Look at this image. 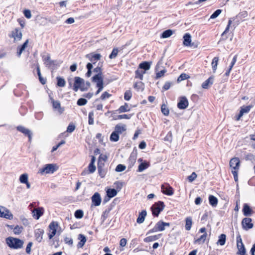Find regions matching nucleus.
<instances>
[{
  "mask_svg": "<svg viewBox=\"0 0 255 255\" xmlns=\"http://www.w3.org/2000/svg\"><path fill=\"white\" fill-rule=\"evenodd\" d=\"M29 40L27 39L21 45L18 46L17 48V55L20 57L22 52L25 50V48L27 46Z\"/></svg>",
  "mask_w": 255,
  "mask_h": 255,
  "instance_id": "20",
  "label": "nucleus"
},
{
  "mask_svg": "<svg viewBox=\"0 0 255 255\" xmlns=\"http://www.w3.org/2000/svg\"><path fill=\"white\" fill-rule=\"evenodd\" d=\"M16 129L19 132H21V133H23L25 136H27L28 137L29 141H31L32 138V133L30 130L21 126L17 127Z\"/></svg>",
  "mask_w": 255,
  "mask_h": 255,
  "instance_id": "10",
  "label": "nucleus"
},
{
  "mask_svg": "<svg viewBox=\"0 0 255 255\" xmlns=\"http://www.w3.org/2000/svg\"><path fill=\"white\" fill-rule=\"evenodd\" d=\"M131 117H132V115L131 114H128V115H127V114L119 115L117 116V117L116 118H115V120H117V119L121 120V119H130Z\"/></svg>",
  "mask_w": 255,
  "mask_h": 255,
  "instance_id": "53",
  "label": "nucleus"
},
{
  "mask_svg": "<svg viewBox=\"0 0 255 255\" xmlns=\"http://www.w3.org/2000/svg\"><path fill=\"white\" fill-rule=\"evenodd\" d=\"M173 32L174 31L171 29L166 30L161 33L160 37L162 38H168L173 34Z\"/></svg>",
  "mask_w": 255,
  "mask_h": 255,
  "instance_id": "34",
  "label": "nucleus"
},
{
  "mask_svg": "<svg viewBox=\"0 0 255 255\" xmlns=\"http://www.w3.org/2000/svg\"><path fill=\"white\" fill-rule=\"evenodd\" d=\"M43 59L47 67H50L52 65H55L56 64L55 61L50 59V55H48L47 56L43 57Z\"/></svg>",
  "mask_w": 255,
  "mask_h": 255,
  "instance_id": "23",
  "label": "nucleus"
},
{
  "mask_svg": "<svg viewBox=\"0 0 255 255\" xmlns=\"http://www.w3.org/2000/svg\"><path fill=\"white\" fill-rule=\"evenodd\" d=\"M237 248L238 249V251L237 252L238 255H246V250L245 249V246L243 243L242 244H238Z\"/></svg>",
  "mask_w": 255,
  "mask_h": 255,
  "instance_id": "29",
  "label": "nucleus"
},
{
  "mask_svg": "<svg viewBox=\"0 0 255 255\" xmlns=\"http://www.w3.org/2000/svg\"><path fill=\"white\" fill-rule=\"evenodd\" d=\"M226 241V235L224 234H222L219 236L218 240L217 242V245L224 246Z\"/></svg>",
  "mask_w": 255,
  "mask_h": 255,
  "instance_id": "31",
  "label": "nucleus"
},
{
  "mask_svg": "<svg viewBox=\"0 0 255 255\" xmlns=\"http://www.w3.org/2000/svg\"><path fill=\"white\" fill-rule=\"evenodd\" d=\"M19 181L23 184L27 182L28 174L26 173L21 174L19 177Z\"/></svg>",
  "mask_w": 255,
  "mask_h": 255,
  "instance_id": "49",
  "label": "nucleus"
},
{
  "mask_svg": "<svg viewBox=\"0 0 255 255\" xmlns=\"http://www.w3.org/2000/svg\"><path fill=\"white\" fill-rule=\"evenodd\" d=\"M133 87L138 91L139 90L143 91L144 90V84L142 82H136L134 83Z\"/></svg>",
  "mask_w": 255,
  "mask_h": 255,
  "instance_id": "48",
  "label": "nucleus"
},
{
  "mask_svg": "<svg viewBox=\"0 0 255 255\" xmlns=\"http://www.w3.org/2000/svg\"><path fill=\"white\" fill-rule=\"evenodd\" d=\"M218 61L219 58L217 57H215L212 60V66L214 72H215L217 69Z\"/></svg>",
  "mask_w": 255,
  "mask_h": 255,
  "instance_id": "47",
  "label": "nucleus"
},
{
  "mask_svg": "<svg viewBox=\"0 0 255 255\" xmlns=\"http://www.w3.org/2000/svg\"><path fill=\"white\" fill-rule=\"evenodd\" d=\"M93 72L96 74L92 78V82L103 81L102 70L100 67L97 66L94 68Z\"/></svg>",
  "mask_w": 255,
  "mask_h": 255,
  "instance_id": "5",
  "label": "nucleus"
},
{
  "mask_svg": "<svg viewBox=\"0 0 255 255\" xmlns=\"http://www.w3.org/2000/svg\"><path fill=\"white\" fill-rule=\"evenodd\" d=\"M213 83L214 77L213 76H211L202 84V87L203 89H208L212 85H213Z\"/></svg>",
  "mask_w": 255,
  "mask_h": 255,
  "instance_id": "19",
  "label": "nucleus"
},
{
  "mask_svg": "<svg viewBox=\"0 0 255 255\" xmlns=\"http://www.w3.org/2000/svg\"><path fill=\"white\" fill-rule=\"evenodd\" d=\"M149 166V164L146 161L141 162L138 166V171L142 172Z\"/></svg>",
  "mask_w": 255,
  "mask_h": 255,
  "instance_id": "37",
  "label": "nucleus"
},
{
  "mask_svg": "<svg viewBox=\"0 0 255 255\" xmlns=\"http://www.w3.org/2000/svg\"><path fill=\"white\" fill-rule=\"evenodd\" d=\"M137 157L136 150L134 151L133 150L130 155V156L128 159L130 166H132L135 163Z\"/></svg>",
  "mask_w": 255,
  "mask_h": 255,
  "instance_id": "21",
  "label": "nucleus"
},
{
  "mask_svg": "<svg viewBox=\"0 0 255 255\" xmlns=\"http://www.w3.org/2000/svg\"><path fill=\"white\" fill-rule=\"evenodd\" d=\"M150 68V63L147 61L141 62L139 65V68L143 69L144 71L148 70Z\"/></svg>",
  "mask_w": 255,
  "mask_h": 255,
  "instance_id": "32",
  "label": "nucleus"
},
{
  "mask_svg": "<svg viewBox=\"0 0 255 255\" xmlns=\"http://www.w3.org/2000/svg\"><path fill=\"white\" fill-rule=\"evenodd\" d=\"M161 191L165 195L171 196L174 193L173 188L167 183H165L161 185Z\"/></svg>",
  "mask_w": 255,
  "mask_h": 255,
  "instance_id": "9",
  "label": "nucleus"
},
{
  "mask_svg": "<svg viewBox=\"0 0 255 255\" xmlns=\"http://www.w3.org/2000/svg\"><path fill=\"white\" fill-rule=\"evenodd\" d=\"M78 239L80 240V242L77 244V248H82L86 242V237L83 234H79Z\"/></svg>",
  "mask_w": 255,
  "mask_h": 255,
  "instance_id": "24",
  "label": "nucleus"
},
{
  "mask_svg": "<svg viewBox=\"0 0 255 255\" xmlns=\"http://www.w3.org/2000/svg\"><path fill=\"white\" fill-rule=\"evenodd\" d=\"M183 44L185 46H193L194 43H191V36L190 33H186L183 36Z\"/></svg>",
  "mask_w": 255,
  "mask_h": 255,
  "instance_id": "14",
  "label": "nucleus"
},
{
  "mask_svg": "<svg viewBox=\"0 0 255 255\" xmlns=\"http://www.w3.org/2000/svg\"><path fill=\"white\" fill-rule=\"evenodd\" d=\"M252 219L250 218H244L242 221V226L244 230L248 231L252 229L254 227V224L252 223Z\"/></svg>",
  "mask_w": 255,
  "mask_h": 255,
  "instance_id": "6",
  "label": "nucleus"
},
{
  "mask_svg": "<svg viewBox=\"0 0 255 255\" xmlns=\"http://www.w3.org/2000/svg\"><path fill=\"white\" fill-rule=\"evenodd\" d=\"M132 97V93L130 90H127L124 94V99L126 101H129Z\"/></svg>",
  "mask_w": 255,
  "mask_h": 255,
  "instance_id": "57",
  "label": "nucleus"
},
{
  "mask_svg": "<svg viewBox=\"0 0 255 255\" xmlns=\"http://www.w3.org/2000/svg\"><path fill=\"white\" fill-rule=\"evenodd\" d=\"M53 108L55 109H57L60 114H62L64 109L61 107L60 103L58 101H54V99H51Z\"/></svg>",
  "mask_w": 255,
  "mask_h": 255,
  "instance_id": "25",
  "label": "nucleus"
},
{
  "mask_svg": "<svg viewBox=\"0 0 255 255\" xmlns=\"http://www.w3.org/2000/svg\"><path fill=\"white\" fill-rule=\"evenodd\" d=\"M93 65L91 63H88L86 65V68L87 69V72L86 73V76L87 77H90L92 75V70L93 69Z\"/></svg>",
  "mask_w": 255,
  "mask_h": 255,
  "instance_id": "42",
  "label": "nucleus"
},
{
  "mask_svg": "<svg viewBox=\"0 0 255 255\" xmlns=\"http://www.w3.org/2000/svg\"><path fill=\"white\" fill-rule=\"evenodd\" d=\"M110 139L111 141H118L119 140V134L116 130H114L112 132Z\"/></svg>",
  "mask_w": 255,
  "mask_h": 255,
  "instance_id": "36",
  "label": "nucleus"
},
{
  "mask_svg": "<svg viewBox=\"0 0 255 255\" xmlns=\"http://www.w3.org/2000/svg\"><path fill=\"white\" fill-rule=\"evenodd\" d=\"M44 234V230L43 229H38L35 232V237L36 241L38 242H41L43 239V235Z\"/></svg>",
  "mask_w": 255,
  "mask_h": 255,
  "instance_id": "22",
  "label": "nucleus"
},
{
  "mask_svg": "<svg viewBox=\"0 0 255 255\" xmlns=\"http://www.w3.org/2000/svg\"><path fill=\"white\" fill-rule=\"evenodd\" d=\"M129 111L130 109L128 108V104L127 103H125L124 105L121 106L118 110V111L119 112V113L129 112Z\"/></svg>",
  "mask_w": 255,
  "mask_h": 255,
  "instance_id": "38",
  "label": "nucleus"
},
{
  "mask_svg": "<svg viewBox=\"0 0 255 255\" xmlns=\"http://www.w3.org/2000/svg\"><path fill=\"white\" fill-rule=\"evenodd\" d=\"M75 128L76 127L73 124H70L67 127L66 131L71 133L75 130Z\"/></svg>",
  "mask_w": 255,
  "mask_h": 255,
  "instance_id": "64",
  "label": "nucleus"
},
{
  "mask_svg": "<svg viewBox=\"0 0 255 255\" xmlns=\"http://www.w3.org/2000/svg\"><path fill=\"white\" fill-rule=\"evenodd\" d=\"M57 86L60 87H63L65 86L66 82L64 78L61 77H57Z\"/></svg>",
  "mask_w": 255,
  "mask_h": 255,
  "instance_id": "41",
  "label": "nucleus"
},
{
  "mask_svg": "<svg viewBox=\"0 0 255 255\" xmlns=\"http://www.w3.org/2000/svg\"><path fill=\"white\" fill-rule=\"evenodd\" d=\"M186 224H185V229L187 231L190 230L191 228V226L192 225V218L190 217H188L186 218Z\"/></svg>",
  "mask_w": 255,
  "mask_h": 255,
  "instance_id": "40",
  "label": "nucleus"
},
{
  "mask_svg": "<svg viewBox=\"0 0 255 255\" xmlns=\"http://www.w3.org/2000/svg\"><path fill=\"white\" fill-rule=\"evenodd\" d=\"M207 236V233H205V234L202 235L199 238L197 239L195 241V243H198L199 244H203L205 241Z\"/></svg>",
  "mask_w": 255,
  "mask_h": 255,
  "instance_id": "45",
  "label": "nucleus"
},
{
  "mask_svg": "<svg viewBox=\"0 0 255 255\" xmlns=\"http://www.w3.org/2000/svg\"><path fill=\"white\" fill-rule=\"evenodd\" d=\"M23 229L22 226L16 225L13 229L14 234L16 235L20 234L22 232Z\"/></svg>",
  "mask_w": 255,
  "mask_h": 255,
  "instance_id": "55",
  "label": "nucleus"
},
{
  "mask_svg": "<svg viewBox=\"0 0 255 255\" xmlns=\"http://www.w3.org/2000/svg\"><path fill=\"white\" fill-rule=\"evenodd\" d=\"M155 226L157 228V230L159 232H161L164 231L165 228L164 226V222L162 221H158L156 224Z\"/></svg>",
  "mask_w": 255,
  "mask_h": 255,
  "instance_id": "43",
  "label": "nucleus"
},
{
  "mask_svg": "<svg viewBox=\"0 0 255 255\" xmlns=\"http://www.w3.org/2000/svg\"><path fill=\"white\" fill-rule=\"evenodd\" d=\"M44 212V208L42 207L34 209L32 211V216L35 219L38 220L43 215Z\"/></svg>",
  "mask_w": 255,
  "mask_h": 255,
  "instance_id": "13",
  "label": "nucleus"
},
{
  "mask_svg": "<svg viewBox=\"0 0 255 255\" xmlns=\"http://www.w3.org/2000/svg\"><path fill=\"white\" fill-rule=\"evenodd\" d=\"M94 113L91 112L89 113L88 115V123L89 125H92L94 124Z\"/></svg>",
  "mask_w": 255,
  "mask_h": 255,
  "instance_id": "62",
  "label": "nucleus"
},
{
  "mask_svg": "<svg viewBox=\"0 0 255 255\" xmlns=\"http://www.w3.org/2000/svg\"><path fill=\"white\" fill-rule=\"evenodd\" d=\"M222 11V9H217L210 16V19L216 18L221 13Z\"/></svg>",
  "mask_w": 255,
  "mask_h": 255,
  "instance_id": "56",
  "label": "nucleus"
},
{
  "mask_svg": "<svg viewBox=\"0 0 255 255\" xmlns=\"http://www.w3.org/2000/svg\"><path fill=\"white\" fill-rule=\"evenodd\" d=\"M110 212V209H107L105 211L103 212L102 217H101V220H102V223L105 222V221L106 220V219L108 218V215Z\"/></svg>",
  "mask_w": 255,
  "mask_h": 255,
  "instance_id": "52",
  "label": "nucleus"
},
{
  "mask_svg": "<svg viewBox=\"0 0 255 255\" xmlns=\"http://www.w3.org/2000/svg\"><path fill=\"white\" fill-rule=\"evenodd\" d=\"M126 168V166L125 165L119 164L117 166L115 169V171L118 172H120L124 171Z\"/></svg>",
  "mask_w": 255,
  "mask_h": 255,
  "instance_id": "58",
  "label": "nucleus"
},
{
  "mask_svg": "<svg viewBox=\"0 0 255 255\" xmlns=\"http://www.w3.org/2000/svg\"><path fill=\"white\" fill-rule=\"evenodd\" d=\"M162 234H158L154 236H150L147 237L143 239V241L145 243H149L158 240L161 237Z\"/></svg>",
  "mask_w": 255,
  "mask_h": 255,
  "instance_id": "26",
  "label": "nucleus"
},
{
  "mask_svg": "<svg viewBox=\"0 0 255 255\" xmlns=\"http://www.w3.org/2000/svg\"><path fill=\"white\" fill-rule=\"evenodd\" d=\"M232 19H229L228 23V25L224 30V31L221 34V37L220 39V41H225L228 38V36L226 35V34L229 32L230 27L232 23Z\"/></svg>",
  "mask_w": 255,
  "mask_h": 255,
  "instance_id": "18",
  "label": "nucleus"
},
{
  "mask_svg": "<svg viewBox=\"0 0 255 255\" xmlns=\"http://www.w3.org/2000/svg\"><path fill=\"white\" fill-rule=\"evenodd\" d=\"M94 83H96V86L98 88V90L96 91L95 95H97L101 92L104 88V82L103 81H97L94 82Z\"/></svg>",
  "mask_w": 255,
  "mask_h": 255,
  "instance_id": "39",
  "label": "nucleus"
},
{
  "mask_svg": "<svg viewBox=\"0 0 255 255\" xmlns=\"http://www.w3.org/2000/svg\"><path fill=\"white\" fill-rule=\"evenodd\" d=\"M1 208L4 211L3 218L8 220H12L13 219V215L9 211V210L3 207H1Z\"/></svg>",
  "mask_w": 255,
  "mask_h": 255,
  "instance_id": "35",
  "label": "nucleus"
},
{
  "mask_svg": "<svg viewBox=\"0 0 255 255\" xmlns=\"http://www.w3.org/2000/svg\"><path fill=\"white\" fill-rule=\"evenodd\" d=\"M253 107L252 105H249L246 107H243L241 108L240 111H242L244 114L248 113L250 112L251 109Z\"/></svg>",
  "mask_w": 255,
  "mask_h": 255,
  "instance_id": "61",
  "label": "nucleus"
},
{
  "mask_svg": "<svg viewBox=\"0 0 255 255\" xmlns=\"http://www.w3.org/2000/svg\"><path fill=\"white\" fill-rule=\"evenodd\" d=\"M83 212L81 210H77L74 213V216L77 219H81L83 217Z\"/></svg>",
  "mask_w": 255,
  "mask_h": 255,
  "instance_id": "54",
  "label": "nucleus"
},
{
  "mask_svg": "<svg viewBox=\"0 0 255 255\" xmlns=\"http://www.w3.org/2000/svg\"><path fill=\"white\" fill-rule=\"evenodd\" d=\"M165 207L164 203L162 201H158L155 202L151 207L152 214L154 217H158L159 214L162 212Z\"/></svg>",
  "mask_w": 255,
  "mask_h": 255,
  "instance_id": "2",
  "label": "nucleus"
},
{
  "mask_svg": "<svg viewBox=\"0 0 255 255\" xmlns=\"http://www.w3.org/2000/svg\"><path fill=\"white\" fill-rule=\"evenodd\" d=\"M189 77V76L187 74H186L185 73H182L179 76V77L178 78L177 81L178 82L182 81L183 80L188 79Z\"/></svg>",
  "mask_w": 255,
  "mask_h": 255,
  "instance_id": "63",
  "label": "nucleus"
},
{
  "mask_svg": "<svg viewBox=\"0 0 255 255\" xmlns=\"http://www.w3.org/2000/svg\"><path fill=\"white\" fill-rule=\"evenodd\" d=\"M240 164V161L239 158L234 157L232 158L230 161V166L235 170H238Z\"/></svg>",
  "mask_w": 255,
  "mask_h": 255,
  "instance_id": "16",
  "label": "nucleus"
},
{
  "mask_svg": "<svg viewBox=\"0 0 255 255\" xmlns=\"http://www.w3.org/2000/svg\"><path fill=\"white\" fill-rule=\"evenodd\" d=\"M102 56L99 53H95L92 52L86 55V57L88 58L93 64H95L101 58Z\"/></svg>",
  "mask_w": 255,
  "mask_h": 255,
  "instance_id": "8",
  "label": "nucleus"
},
{
  "mask_svg": "<svg viewBox=\"0 0 255 255\" xmlns=\"http://www.w3.org/2000/svg\"><path fill=\"white\" fill-rule=\"evenodd\" d=\"M91 200L92 204L94 206H99L101 203V198L100 196V194L98 192L95 193L94 195L92 196Z\"/></svg>",
  "mask_w": 255,
  "mask_h": 255,
  "instance_id": "15",
  "label": "nucleus"
},
{
  "mask_svg": "<svg viewBox=\"0 0 255 255\" xmlns=\"http://www.w3.org/2000/svg\"><path fill=\"white\" fill-rule=\"evenodd\" d=\"M146 214L147 213L146 210H142L141 212L139 213L138 217L136 220V222L138 224L142 223L145 220V218L146 216Z\"/></svg>",
  "mask_w": 255,
  "mask_h": 255,
  "instance_id": "27",
  "label": "nucleus"
},
{
  "mask_svg": "<svg viewBox=\"0 0 255 255\" xmlns=\"http://www.w3.org/2000/svg\"><path fill=\"white\" fill-rule=\"evenodd\" d=\"M118 49L117 48H114L109 55V58L111 59L115 58L118 55Z\"/></svg>",
  "mask_w": 255,
  "mask_h": 255,
  "instance_id": "50",
  "label": "nucleus"
},
{
  "mask_svg": "<svg viewBox=\"0 0 255 255\" xmlns=\"http://www.w3.org/2000/svg\"><path fill=\"white\" fill-rule=\"evenodd\" d=\"M22 32L18 28H15L12 31L11 35H9L10 37L14 38V40L19 41L22 38Z\"/></svg>",
  "mask_w": 255,
  "mask_h": 255,
  "instance_id": "12",
  "label": "nucleus"
},
{
  "mask_svg": "<svg viewBox=\"0 0 255 255\" xmlns=\"http://www.w3.org/2000/svg\"><path fill=\"white\" fill-rule=\"evenodd\" d=\"M161 111L164 116H168L169 114V111L167 106L165 104H163L161 107Z\"/></svg>",
  "mask_w": 255,
  "mask_h": 255,
  "instance_id": "46",
  "label": "nucleus"
},
{
  "mask_svg": "<svg viewBox=\"0 0 255 255\" xmlns=\"http://www.w3.org/2000/svg\"><path fill=\"white\" fill-rule=\"evenodd\" d=\"M58 167L55 164H47L42 168L40 169V172L42 174L53 173L58 169Z\"/></svg>",
  "mask_w": 255,
  "mask_h": 255,
  "instance_id": "4",
  "label": "nucleus"
},
{
  "mask_svg": "<svg viewBox=\"0 0 255 255\" xmlns=\"http://www.w3.org/2000/svg\"><path fill=\"white\" fill-rule=\"evenodd\" d=\"M243 214L245 216H251L254 213L253 209L248 204H244L242 210Z\"/></svg>",
  "mask_w": 255,
  "mask_h": 255,
  "instance_id": "17",
  "label": "nucleus"
},
{
  "mask_svg": "<svg viewBox=\"0 0 255 255\" xmlns=\"http://www.w3.org/2000/svg\"><path fill=\"white\" fill-rule=\"evenodd\" d=\"M58 226V224L57 222L52 221L49 225V228L51 230L57 232V228Z\"/></svg>",
  "mask_w": 255,
  "mask_h": 255,
  "instance_id": "51",
  "label": "nucleus"
},
{
  "mask_svg": "<svg viewBox=\"0 0 255 255\" xmlns=\"http://www.w3.org/2000/svg\"><path fill=\"white\" fill-rule=\"evenodd\" d=\"M7 246L12 249H18L22 248L24 242L18 238L11 237H8L5 239Z\"/></svg>",
  "mask_w": 255,
  "mask_h": 255,
  "instance_id": "1",
  "label": "nucleus"
},
{
  "mask_svg": "<svg viewBox=\"0 0 255 255\" xmlns=\"http://www.w3.org/2000/svg\"><path fill=\"white\" fill-rule=\"evenodd\" d=\"M145 73V71H142L139 69H137L135 72V78H139L140 80H142L143 78V75Z\"/></svg>",
  "mask_w": 255,
  "mask_h": 255,
  "instance_id": "44",
  "label": "nucleus"
},
{
  "mask_svg": "<svg viewBox=\"0 0 255 255\" xmlns=\"http://www.w3.org/2000/svg\"><path fill=\"white\" fill-rule=\"evenodd\" d=\"M87 103V100L85 98H80L77 102V104L79 106L85 105Z\"/></svg>",
  "mask_w": 255,
  "mask_h": 255,
  "instance_id": "59",
  "label": "nucleus"
},
{
  "mask_svg": "<svg viewBox=\"0 0 255 255\" xmlns=\"http://www.w3.org/2000/svg\"><path fill=\"white\" fill-rule=\"evenodd\" d=\"M247 16V11H243L236 16L231 18L230 19H232V22H233L232 26L234 27V29L240 24L241 21H243V18H246Z\"/></svg>",
  "mask_w": 255,
  "mask_h": 255,
  "instance_id": "3",
  "label": "nucleus"
},
{
  "mask_svg": "<svg viewBox=\"0 0 255 255\" xmlns=\"http://www.w3.org/2000/svg\"><path fill=\"white\" fill-rule=\"evenodd\" d=\"M127 130V126L124 124H118L115 126V130L119 134H121L123 132Z\"/></svg>",
  "mask_w": 255,
  "mask_h": 255,
  "instance_id": "28",
  "label": "nucleus"
},
{
  "mask_svg": "<svg viewBox=\"0 0 255 255\" xmlns=\"http://www.w3.org/2000/svg\"><path fill=\"white\" fill-rule=\"evenodd\" d=\"M209 204L213 207L217 206L218 204V199L213 195H210L209 197Z\"/></svg>",
  "mask_w": 255,
  "mask_h": 255,
  "instance_id": "30",
  "label": "nucleus"
},
{
  "mask_svg": "<svg viewBox=\"0 0 255 255\" xmlns=\"http://www.w3.org/2000/svg\"><path fill=\"white\" fill-rule=\"evenodd\" d=\"M106 193L107 196L112 198L117 195L118 192L114 188H109L106 191Z\"/></svg>",
  "mask_w": 255,
  "mask_h": 255,
  "instance_id": "33",
  "label": "nucleus"
},
{
  "mask_svg": "<svg viewBox=\"0 0 255 255\" xmlns=\"http://www.w3.org/2000/svg\"><path fill=\"white\" fill-rule=\"evenodd\" d=\"M98 174H99V176L101 178L105 177V176L106 174L107 171H106V170L105 169H104V168H99L98 169Z\"/></svg>",
  "mask_w": 255,
  "mask_h": 255,
  "instance_id": "60",
  "label": "nucleus"
},
{
  "mask_svg": "<svg viewBox=\"0 0 255 255\" xmlns=\"http://www.w3.org/2000/svg\"><path fill=\"white\" fill-rule=\"evenodd\" d=\"M84 80L80 77H75L74 78V83L73 86V90L75 92H77L78 90L84 85Z\"/></svg>",
  "mask_w": 255,
  "mask_h": 255,
  "instance_id": "7",
  "label": "nucleus"
},
{
  "mask_svg": "<svg viewBox=\"0 0 255 255\" xmlns=\"http://www.w3.org/2000/svg\"><path fill=\"white\" fill-rule=\"evenodd\" d=\"M188 104L187 99L184 96L181 97L177 103V107L180 110H184L187 108Z\"/></svg>",
  "mask_w": 255,
  "mask_h": 255,
  "instance_id": "11",
  "label": "nucleus"
}]
</instances>
